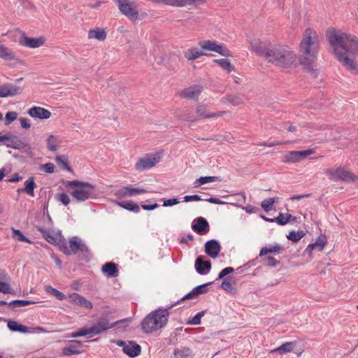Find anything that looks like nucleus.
Instances as JSON below:
<instances>
[{
    "instance_id": "obj_48",
    "label": "nucleus",
    "mask_w": 358,
    "mask_h": 358,
    "mask_svg": "<svg viewBox=\"0 0 358 358\" xmlns=\"http://www.w3.org/2000/svg\"><path fill=\"white\" fill-rule=\"evenodd\" d=\"M39 231L43 234L44 238L51 243H55L57 241V237L53 235L50 231H47L45 229H40Z\"/></svg>"
},
{
    "instance_id": "obj_5",
    "label": "nucleus",
    "mask_w": 358,
    "mask_h": 358,
    "mask_svg": "<svg viewBox=\"0 0 358 358\" xmlns=\"http://www.w3.org/2000/svg\"><path fill=\"white\" fill-rule=\"evenodd\" d=\"M66 186L76 187L71 192V195L78 202H83L89 199L95 198L96 196L95 186L91 183L75 180L66 181Z\"/></svg>"
},
{
    "instance_id": "obj_52",
    "label": "nucleus",
    "mask_w": 358,
    "mask_h": 358,
    "mask_svg": "<svg viewBox=\"0 0 358 358\" xmlns=\"http://www.w3.org/2000/svg\"><path fill=\"white\" fill-rule=\"evenodd\" d=\"M205 312L201 311L196 314L194 317H193L189 322L188 324L197 325L201 324V319L204 315Z\"/></svg>"
},
{
    "instance_id": "obj_10",
    "label": "nucleus",
    "mask_w": 358,
    "mask_h": 358,
    "mask_svg": "<svg viewBox=\"0 0 358 358\" xmlns=\"http://www.w3.org/2000/svg\"><path fill=\"white\" fill-rule=\"evenodd\" d=\"M199 45L203 50L215 52L224 57L230 55L229 51L216 41L206 40L199 42Z\"/></svg>"
},
{
    "instance_id": "obj_40",
    "label": "nucleus",
    "mask_w": 358,
    "mask_h": 358,
    "mask_svg": "<svg viewBox=\"0 0 358 358\" xmlns=\"http://www.w3.org/2000/svg\"><path fill=\"white\" fill-rule=\"evenodd\" d=\"M45 291L47 293L55 296L58 300L62 301L66 299V295L64 293L50 285L45 286Z\"/></svg>"
},
{
    "instance_id": "obj_35",
    "label": "nucleus",
    "mask_w": 358,
    "mask_h": 358,
    "mask_svg": "<svg viewBox=\"0 0 358 358\" xmlns=\"http://www.w3.org/2000/svg\"><path fill=\"white\" fill-rule=\"evenodd\" d=\"M9 96H15L22 94L23 87L13 83H6Z\"/></svg>"
},
{
    "instance_id": "obj_42",
    "label": "nucleus",
    "mask_w": 358,
    "mask_h": 358,
    "mask_svg": "<svg viewBox=\"0 0 358 358\" xmlns=\"http://www.w3.org/2000/svg\"><path fill=\"white\" fill-rule=\"evenodd\" d=\"M214 62L219 64L223 69L226 70L228 73L234 71V66L227 59H215Z\"/></svg>"
},
{
    "instance_id": "obj_2",
    "label": "nucleus",
    "mask_w": 358,
    "mask_h": 358,
    "mask_svg": "<svg viewBox=\"0 0 358 358\" xmlns=\"http://www.w3.org/2000/svg\"><path fill=\"white\" fill-rule=\"evenodd\" d=\"M250 45L257 54L278 67L289 69L296 62V54L287 45L267 44L259 39L250 41Z\"/></svg>"
},
{
    "instance_id": "obj_62",
    "label": "nucleus",
    "mask_w": 358,
    "mask_h": 358,
    "mask_svg": "<svg viewBox=\"0 0 358 358\" xmlns=\"http://www.w3.org/2000/svg\"><path fill=\"white\" fill-rule=\"evenodd\" d=\"M19 121L20 122L21 127L23 129H29L31 127V124H29V120L25 117L19 118Z\"/></svg>"
},
{
    "instance_id": "obj_25",
    "label": "nucleus",
    "mask_w": 358,
    "mask_h": 358,
    "mask_svg": "<svg viewBox=\"0 0 358 358\" xmlns=\"http://www.w3.org/2000/svg\"><path fill=\"white\" fill-rule=\"evenodd\" d=\"M103 273L106 274L108 277H116L118 275V269L117 264L113 262H106L101 268Z\"/></svg>"
},
{
    "instance_id": "obj_64",
    "label": "nucleus",
    "mask_w": 358,
    "mask_h": 358,
    "mask_svg": "<svg viewBox=\"0 0 358 358\" xmlns=\"http://www.w3.org/2000/svg\"><path fill=\"white\" fill-rule=\"evenodd\" d=\"M141 207L143 210H154L155 208H157L158 207V204L157 203H155L153 204H151V205H148V204H142L141 205Z\"/></svg>"
},
{
    "instance_id": "obj_18",
    "label": "nucleus",
    "mask_w": 358,
    "mask_h": 358,
    "mask_svg": "<svg viewBox=\"0 0 358 358\" xmlns=\"http://www.w3.org/2000/svg\"><path fill=\"white\" fill-rule=\"evenodd\" d=\"M148 192L145 189L132 187L131 186L123 187L118 189L115 195L118 197L134 196L137 194H141Z\"/></svg>"
},
{
    "instance_id": "obj_27",
    "label": "nucleus",
    "mask_w": 358,
    "mask_h": 358,
    "mask_svg": "<svg viewBox=\"0 0 358 358\" xmlns=\"http://www.w3.org/2000/svg\"><path fill=\"white\" fill-rule=\"evenodd\" d=\"M175 358H190L192 356V350L187 347L175 348L173 350Z\"/></svg>"
},
{
    "instance_id": "obj_3",
    "label": "nucleus",
    "mask_w": 358,
    "mask_h": 358,
    "mask_svg": "<svg viewBox=\"0 0 358 358\" xmlns=\"http://www.w3.org/2000/svg\"><path fill=\"white\" fill-rule=\"evenodd\" d=\"M319 49L318 35L310 28L306 29L303 34V37L299 45V52L303 57L301 63L308 64L314 60L317 55Z\"/></svg>"
},
{
    "instance_id": "obj_14",
    "label": "nucleus",
    "mask_w": 358,
    "mask_h": 358,
    "mask_svg": "<svg viewBox=\"0 0 358 358\" xmlns=\"http://www.w3.org/2000/svg\"><path fill=\"white\" fill-rule=\"evenodd\" d=\"M203 90L201 85H194L183 90L181 96L183 98L196 101Z\"/></svg>"
},
{
    "instance_id": "obj_45",
    "label": "nucleus",
    "mask_w": 358,
    "mask_h": 358,
    "mask_svg": "<svg viewBox=\"0 0 358 358\" xmlns=\"http://www.w3.org/2000/svg\"><path fill=\"white\" fill-rule=\"evenodd\" d=\"M12 231L13 236L16 238L18 241L26 243H31L29 239L24 236L20 230L12 228Z\"/></svg>"
},
{
    "instance_id": "obj_32",
    "label": "nucleus",
    "mask_w": 358,
    "mask_h": 358,
    "mask_svg": "<svg viewBox=\"0 0 358 358\" xmlns=\"http://www.w3.org/2000/svg\"><path fill=\"white\" fill-rule=\"evenodd\" d=\"M8 148L20 149L26 146L25 143L20 140L16 136H12L8 142L6 143Z\"/></svg>"
},
{
    "instance_id": "obj_55",
    "label": "nucleus",
    "mask_w": 358,
    "mask_h": 358,
    "mask_svg": "<svg viewBox=\"0 0 358 358\" xmlns=\"http://www.w3.org/2000/svg\"><path fill=\"white\" fill-rule=\"evenodd\" d=\"M221 287L224 290H229L231 289V278L227 277L222 281Z\"/></svg>"
},
{
    "instance_id": "obj_16",
    "label": "nucleus",
    "mask_w": 358,
    "mask_h": 358,
    "mask_svg": "<svg viewBox=\"0 0 358 358\" xmlns=\"http://www.w3.org/2000/svg\"><path fill=\"white\" fill-rule=\"evenodd\" d=\"M68 299L70 303L78 306L83 307L87 309H92L93 308L92 303L89 300L78 293H72L69 294L68 296Z\"/></svg>"
},
{
    "instance_id": "obj_30",
    "label": "nucleus",
    "mask_w": 358,
    "mask_h": 358,
    "mask_svg": "<svg viewBox=\"0 0 358 358\" xmlns=\"http://www.w3.org/2000/svg\"><path fill=\"white\" fill-rule=\"evenodd\" d=\"M296 221V217H293L291 214L289 213H280L277 217L275 218V222H276L280 225H285L288 222L294 223Z\"/></svg>"
},
{
    "instance_id": "obj_11",
    "label": "nucleus",
    "mask_w": 358,
    "mask_h": 358,
    "mask_svg": "<svg viewBox=\"0 0 358 358\" xmlns=\"http://www.w3.org/2000/svg\"><path fill=\"white\" fill-rule=\"evenodd\" d=\"M313 149H308L301 151H289L285 156L283 162L287 163H296L306 159L308 156L314 153Z\"/></svg>"
},
{
    "instance_id": "obj_54",
    "label": "nucleus",
    "mask_w": 358,
    "mask_h": 358,
    "mask_svg": "<svg viewBox=\"0 0 358 358\" xmlns=\"http://www.w3.org/2000/svg\"><path fill=\"white\" fill-rule=\"evenodd\" d=\"M90 335L87 328H82L79 331L73 332L70 338H78L84 336Z\"/></svg>"
},
{
    "instance_id": "obj_6",
    "label": "nucleus",
    "mask_w": 358,
    "mask_h": 358,
    "mask_svg": "<svg viewBox=\"0 0 358 358\" xmlns=\"http://www.w3.org/2000/svg\"><path fill=\"white\" fill-rule=\"evenodd\" d=\"M60 250L67 255H75L78 252L83 253L88 252V248L86 244L78 236H73L69 243H63L60 245Z\"/></svg>"
},
{
    "instance_id": "obj_9",
    "label": "nucleus",
    "mask_w": 358,
    "mask_h": 358,
    "mask_svg": "<svg viewBox=\"0 0 358 358\" xmlns=\"http://www.w3.org/2000/svg\"><path fill=\"white\" fill-rule=\"evenodd\" d=\"M122 321H117L115 323L110 324L109 321L106 318L100 317L96 324L92 327L87 328L88 332L90 337H92L94 336L99 335L109 329L113 328L117 323H120Z\"/></svg>"
},
{
    "instance_id": "obj_63",
    "label": "nucleus",
    "mask_w": 358,
    "mask_h": 358,
    "mask_svg": "<svg viewBox=\"0 0 358 358\" xmlns=\"http://www.w3.org/2000/svg\"><path fill=\"white\" fill-rule=\"evenodd\" d=\"M8 93L7 92L6 85L3 84L0 85V97H8Z\"/></svg>"
},
{
    "instance_id": "obj_15",
    "label": "nucleus",
    "mask_w": 358,
    "mask_h": 358,
    "mask_svg": "<svg viewBox=\"0 0 358 358\" xmlns=\"http://www.w3.org/2000/svg\"><path fill=\"white\" fill-rule=\"evenodd\" d=\"M192 229L200 235H204L209 231L210 227L208 221L203 217L196 218L192 224Z\"/></svg>"
},
{
    "instance_id": "obj_47",
    "label": "nucleus",
    "mask_w": 358,
    "mask_h": 358,
    "mask_svg": "<svg viewBox=\"0 0 358 358\" xmlns=\"http://www.w3.org/2000/svg\"><path fill=\"white\" fill-rule=\"evenodd\" d=\"M275 201L274 198L265 199L262 202L261 206L266 212H268L271 210Z\"/></svg>"
},
{
    "instance_id": "obj_38",
    "label": "nucleus",
    "mask_w": 358,
    "mask_h": 358,
    "mask_svg": "<svg viewBox=\"0 0 358 358\" xmlns=\"http://www.w3.org/2000/svg\"><path fill=\"white\" fill-rule=\"evenodd\" d=\"M36 303L34 301H29V300H22V299H17L13 300L8 303V306L13 309L20 307H23L25 306L34 304Z\"/></svg>"
},
{
    "instance_id": "obj_58",
    "label": "nucleus",
    "mask_w": 358,
    "mask_h": 358,
    "mask_svg": "<svg viewBox=\"0 0 358 358\" xmlns=\"http://www.w3.org/2000/svg\"><path fill=\"white\" fill-rule=\"evenodd\" d=\"M227 101L233 104L234 106H238L241 103V100L238 96H229L227 98Z\"/></svg>"
},
{
    "instance_id": "obj_56",
    "label": "nucleus",
    "mask_w": 358,
    "mask_h": 358,
    "mask_svg": "<svg viewBox=\"0 0 358 358\" xmlns=\"http://www.w3.org/2000/svg\"><path fill=\"white\" fill-rule=\"evenodd\" d=\"M234 268L232 267H226L224 268V269H222L219 275H218V278L217 279H222L224 277H225L226 275L231 273L234 272Z\"/></svg>"
},
{
    "instance_id": "obj_1",
    "label": "nucleus",
    "mask_w": 358,
    "mask_h": 358,
    "mask_svg": "<svg viewBox=\"0 0 358 358\" xmlns=\"http://www.w3.org/2000/svg\"><path fill=\"white\" fill-rule=\"evenodd\" d=\"M327 36L337 60L348 70L358 72L355 55H358V38L334 28L327 31Z\"/></svg>"
},
{
    "instance_id": "obj_8",
    "label": "nucleus",
    "mask_w": 358,
    "mask_h": 358,
    "mask_svg": "<svg viewBox=\"0 0 358 358\" xmlns=\"http://www.w3.org/2000/svg\"><path fill=\"white\" fill-rule=\"evenodd\" d=\"M325 174L332 180H343L345 182H352L358 180V178L350 171L338 167L336 169H329L325 171Z\"/></svg>"
},
{
    "instance_id": "obj_34",
    "label": "nucleus",
    "mask_w": 358,
    "mask_h": 358,
    "mask_svg": "<svg viewBox=\"0 0 358 358\" xmlns=\"http://www.w3.org/2000/svg\"><path fill=\"white\" fill-rule=\"evenodd\" d=\"M8 329L15 332L27 333V327L24 325L20 324L18 322L13 320L8 321Z\"/></svg>"
},
{
    "instance_id": "obj_22",
    "label": "nucleus",
    "mask_w": 358,
    "mask_h": 358,
    "mask_svg": "<svg viewBox=\"0 0 358 358\" xmlns=\"http://www.w3.org/2000/svg\"><path fill=\"white\" fill-rule=\"evenodd\" d=\"M211 268L210 261H204L202 256H199L195 261V268L198 273L205 275L209 272Z\"/></svg>"
},
{
    "instance_id": "obj_36",
    "label": "nucleus",
    "mask_w": 358,
    "mask_h": 358,
    "mask_svg": "<svg viewBox=\"0 0 358 358\" xmlns=\"http://www.w3.org/2000/svg\"><path fill=\"white\" fill-rule=\"evenodd\" d=\"M59 143L57 136L50 135L47 139L48 149L52 152L56 151L59 148Z\"/></svg>"
},
{
    "instance_id": "obj_59",
    "label": "nucleus",
    "mask_w": 358,
    "mask_h": 358,
    "mask_svg": "<svg viewBox=\"0 0 358 358\" xmlns=\"http://www.w3.org/2000/svg\"><path fill=\"white\" fill-rule=\"evenodd\" d=\"M287 142H280V141H273V142H262L258 144V145L260 146H265V147H273L278 145H283L286 143Z\"/></svg>"
},
{
    "instance_id": "obj_39",
    "label": "nucleus",
    "mask_w": 358,
    "mask_h": 358,
    "mask_svg": "<svg viewBox=\"0 0 358 358\" xmlns=\"http://www.w3.org/2000/svg\"><path fill=\"white\" fill-rule=\"evenodd\" d=\"M36 187V183L34 180V178L31 177L24 182V191L29 196H34V188Z\"/></svg>"
},
{
    "instance_id": "obj_46",
    "label": "nucleus",
    "mask_w": 358,
    "mask_h": 358,
    "mask_svg": "<svg viewBox=\"0 0 358 358\" xmlns=\"http://www.w3.org/2000/svg\"><path fill=\"white\" fill-rule=\"evenodd\" d=\"M17 118V113L15 111H9L5 116V125L10 124Z\"/></svg>"
},
{
    "instance_id": "obj_51",
    "label": "nucleus",
    "mask_w": 358,
    "mask_h": 358,
    "mask_svg": "<svg viewBox=\"0 0 358 358\" xmlns=\"http://www.w3.org/2000/svg\"><path fill=\"white\" fill-rule=\"evenodd\" d=\"M327 243V240L325 236H319L316 241L314 243L316 249L318 250V251H322Z\"/></svg>"
},
{
    "instance_id": "obj_13",
    "label": "nucleus",
    "mask_w": 358,
    "mask_h": 358,
    "mask_svg": "<svg viewBox=\"0 0 358 358\" xmlns=\"http://www.w3.org/2000/svg\"><path fill=\"white\" fill-rule=\"evenodd\" d=\"M159 157L147 156L141 158L136 164L135 169L138 171H143L146 169H149L156 165L159 162Z\"/></svg>"
},
{
    "instance_id": "obj_24",
    "label": "nucleus",
    "mask_w": 358,
    "mask_h": 358,
    "mask_svg": "<svg viewBox=\"0 0 358 358\" xmlns=\"http://www.w3.org/2000/svg\"><path fill=\"white\" fill-rule=\"evenodd\" d=\"M123 352L130 357H136L141 352V346L134 341H129L127 349H122Z\"/></svg>"
},
{
    "instance_id": "obj_60",
    "label": "nucleus",
    "mask_w": 358,
    "mask_h": 358,
    "mask_svg": "<svg viewBox=\"0 0 358 358\" xmlns=\"http://www.w3.org/2000/svg\"><path fill=\"white\" fill-rule=\"evenodd\" d=\"M264 261L267 262V264L270 266H276L278 264H280V262L276 260L273 257H267L264 259Z\"/></svg>"
},
{
    "instance_id": "obj_43",
    "label": "nucleus",
    "mask_w": 358,
    "mask_h": 358,
    "mask_svg": "<svg viewBox=\"0 0 358 358\" xmlns=\"http://www.w3.org/2000/svg\"><path fill=\"white\" fill-rule=\"evenodd\" d=\"M217 179L218 178L215 176L201 177L194 181V187H199L208 182L217 181Z\"/></svg>"
},
{
    "instance_id": "obj_29",
    "label": "nucleus",
    "mask_w": 358,
    "mask_h": 358,
    "mask_svg": "<svg viewBox=\"0 0 358 358\" xmlns=\"http://www.w3.org/2000/svg\"><path fill=\"white\" fill-rule=\"evenodd\" d=\"M203 55L206 56L208 54L197 48H192L185 52V57L188 60H194Z\"/></svg>"
},
{
    "instance_id": "obj_50",
    "label": "nucleus",
    "mask_w": 358,
    "mask_h": 358,
    "mask_svg": "<svg viewBox=\"0 0 358 358\" xmlns=\"http://www.w3.org/2000/svg\"><path fill=\"white\" fill-rule=\"evenodd\" d=\"M55 199L57 201H60L64 206H67L70 203V199L67 194L66 193H59L55 195Z\"/></svg>"
},
{
    "instance_id": "obj_31",
    "label": "nucleus",
    "mask_w": 358,
    "mask_h": 358,
    "mask_svg": "<svg viewBox=\"0 0 358 358\" xmlns=\"http://www.w3.org/2000/svg\"><path fill=\"white\" fill-rule=\"evenodd\" d=\"M117 204L120 207L134 213H138L140 211L139 206L131 201H119Z\"/></svg>"
},
{
    "instance_id": "obj_7",
    "label": "nucleus",
    "mask_w": 358,
    "mask_h": 358,
    "mask_svg": "<svg viewBox=\"0 0 358 358\" xmlns=\"http://www.w3.org/2000/svg\"><path fill=\"white\" fill-rule=\"evenodd\" d=\"M120 12L131 20H137L138 12L135 0H113Z\"/></svg>"
},
{
    "instance_id": "obj_26",
    "label": "nucleus",
    "mask_w": 358,
    "mask_h": 358,
    "mask_svg": "<svg viewBox=\"0 0 358 358\" xmlns=\"http://www.w3.org/2000/svg\"><path fill=\"white\" fill-rule=\"evenodd\" d=\"M0 58L4 61H12L15 59V53L8 47L0 43Z\"/></svg>"
},
{
    "instance_id": "obj_57",
    "label": "nucleus",
    "mask_w": 358,
    "mask_h": 358,
    "mask_svg": "<svg viewBox=\"0 0 358 358\" xmlns=\"http://www.w3.org/2000/svg\"><path fill=\"white\" fill-rule=\"evenodd\" d=\"M202 200L201 196L198 194H194V195H186L184 196V201L189 202L192 201H201Z\"/></svg>"
},
{
    "instance_id": "obj_44",
    "label": "nucleus",
    "mask_w": 358,
    "mask_h": 358,
    "mask_svg": "<svg viewBox=\"0 0 358 358\" xmlns=\"http://www.w3.org/2000/svg\"><path fill=\"white\" fill-rule=\"evenodd\" d=\"M305 235V233L303 231H292L289 233L288 235H287V239L289 241H292L293 242H297L301 238H302Z\"/></svg>"
},
{
    "instance_id": "obj_17",
    "label": "nucleus",
    "mask_w": 358,
    "mask_h": 358,
    "mask_svg": "<svg viewBox=\"0 0 358 358\" xmlns=\"http://www.w3.org/2000/svg\"><path fill=\"white\" fill-rule=\"evenodd\" d=\"M196 116L193 120H202L206 118H215L222 116L225 111L217 113H208L204 105H199L196 108Z\"/></svg>"
},
{
    "instance_id": "obj_12",
    "label": "nucleus",
    "mask_w": 358,
    "mask_h": 358,
    "mask_svg": "<svg viewBox=\"0 0 358 358\" xmlns=\"http://www.w3.org/2000/svg\"><path fill=\"white\" fill-rule=\"evenodd\" d=\"M45 42V39L43 36L38 38H31L23 35L19 39L20 45L30 48H39L42 46Z\"/></svg>"
},
{
    "instance_id": "obj_28",
    "label": "nucleus",
    "mask_w": 358,
    "mask_h": 358,
    "mask_svg": "<svg viewBox=\"0 0 358 358\" xmlns=\"http://www.w3.org/2000/svg\"><path fill=\"white\" fill-rule=\"evenodd\" d=\"M282 250L281 245L275 243L274 245L264 247L261 249L259 256L263 257L267 254L280 253V250Z\"/></svg>"
},
{
    "instance_id": "obj_49",
    "label": "nucleus",
    "mask_w": 358,
    "mask_h": 358,
    "mask_svg": "<svg viewBox=\"0 0 358 358\" xmlns=\"http://www.w3.org/2000/svg\"><path fill=\"white\" fill-rule=\"evenodd\" d=\"M0 293L14 294V292L7 282L0 281Z\"/></svg>"
},
{
    "instance_id": "obj_4",
    "label": "nucleus",
    "mask_w": 358,
    "mask_h": 358,
    "mask_svg": "<svg viewBox=\"0 0 358 358\" xmlns=\"http://www.w3.org/2000/svg\"><path fill=\"white\" fill-rule=\"evenodd\" d=\"M169 313L166 308H159L149 313L142 321L143 331L149 334L163 328L168 322Z\"/></svg>"
},
{
    "instance_id": "obj_37",
    "label": "nucleus",
    "mask_w": 358,
    "mask_h": 358,
    "mask_svg": "<svg viewBox=\"0 0 358 358\" xmlns=\"http://www.w3.org/2000/svg\"><path fill=\"white\" fill-rule=\"evenodd\" d=\"M56 162L59 165V166L64 169L67 170L69 171H71V167L69 165L68 157L66 155H57L55 158Z\"/></svg>"
},
{
    "instance_id": "obj_19",
    "label": "nucleus",
    "mask_w": 358,
    "mask_h": 358,
    "mask_svg": "<svg viewBox=\"0 0 358 358\" xmlns=\"http://www.w3.org/2000/svg\"><path fill=\"white\" fill-rule=\"evenodd\" d=\"M221 250V245L217 241L211 239L205 244V252L211 258L215 259L217 257Z\"/></svg>"
},
{
    "instance_id": "obj_41",
    "label": "nucleus",
    "mask_w": 358,
    "mask_h": 358,
    "mask_svg": "<svg viewBox=\"0 0 358 358\" xmlns=\"http://www.w3.org/2000/svg\"><path fill=\"white\" fill-rule=\"evenodd\" d=\"M294 348V345L292 342H287L282 345H280L279 348L275 349L274 350H272V352H278L280 355H284L285 353L291 352Z\"/></svg>"
},
{
    "instance_id": "obj_23",
    "label": "nucleus",
    "mask_w": 358,
    "mask_h": 358,
    "mask_svg": "<svg viewBox=\"0 0 358 358\" xmlns=\"http://www.w3.org/2000/svg\"><path fill=\"white\" fill-rule=\"evenodd\" d=\"M210 284V282L206 283V284H203V285H199V286L194 287L189 293H188L185 296H184L182 298V300L194 299V298H196L199 294H204V293L207 292V291H208L207 287Z\"/></svg>"
},
{
    "instance_id": "obj_53",
    "label": "nucleus",
    "mask_w": 358,
    "mask_h": 358,
    "mask_svg": "<svg viewBox=\"0 0 358 358\" xmlns=\"http://www.w3.org/2000/svg\"><path fill=\"white\" fill-rule=\"evenodd\" d=\"M40 170L47 173H52L55 171V165L51 162L43 164L40 167Z\"/></svg>"
},
{
    "instance_id": "obj_20",
    "label": "nucleus",
    "mask_w": 358,
    "mask_h": 358,
    "mask_svg": "<svg viewBox=\"0 0 358 358\" xmlns=\"http://www.w3.org/2000/svg\"><path fill=\"white\" fill-rule=\"evenodd\" d=\"M27 114L31 117L41 120H47L51 116V113L48 110L40 106H34L29 108Z\"/></svg>"
},
{
    "instance_id": "obj_33",
    "label": "nucleus",
    "mask_w": 358,
    "mask_h": 358,
    "mask_svg": "<svg viewBox=\"0 0 358 358\" xmlns=\"http://www.w3.org/2000/svg\"><path fill=\"white\" fill-rule=\"evenodd\" d=\"M89 38H96L99 41H104L106 38V32L103 29H96L90 30L88 32Z\"/></svg>"
},
{
    "instance_id": "obj_21",
    "label": "nucleus",
    "mask_w": 358,
    "mask_h": 358,
    "mask_svg": "<svg viewBox=\"0 0 358 358\" xmlns=\"http://www.w3.org/2000/svg\"><path fill=\"white\" fill-rule=\"evenodd\" d=\"M82 346V343L79 341H69L66 347L63 348L62 355L64 356H71L73 355H79L81 351L78 349Z\"/></svg>"
},
{
    "instance_id": "obj_61",
    "label": "nucleus",
    "mask_w": 358,
    "mask_h": 358,
    "mask_svg": "<svg viewBox=\"0 0 358 358\" xmlns=\"http://www.w3.org/2000/svg\"><path fill=\"white\" fill-rule=\"evenodd\" d=\"M178 203H179V201H178V199L173 198V199L164 200L163 206H165V207L171 206L176 205Z\"/></svg>"
}]
</instances>
